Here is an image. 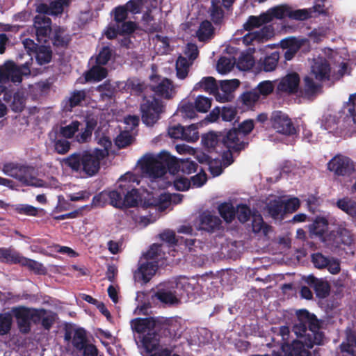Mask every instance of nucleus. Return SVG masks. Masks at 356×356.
Instances as JSON below:
<instances>
[{
    "label": "nucleus",
    "mask_w": 356,
    "mask_h": 356,
    "mask_svg": "<svg viewBox=\"0 0 356 356\" xmlns=\"http://www.w3.org/2000/svg\"><path fill=\"white\" fill-rule=\"evenodd\" d=\"M140 168L150 178H159L168 170L174 172L181 170L184 174H191L197 171L198 165L193 161L186 159L178 163L177 159L167 151L158 154H147L140 161Z\"/></svg>",
    "instance_id": "nucleus-1"
},
{
    "label": "nucleus",
    "mask_w": 356,
    "mask_h": 356,
    "mask_svg": "<svg viewBox=\"0 0 356 356\" xmlns=\"http://www.w3.org/2000/svg\"><path fill=\"white\" fill-rule=\"evenodd\" d=\"M297 319L293 331L302 341H295L303 344V348H312L314 345H320L323 341L324 334L320 331L321 323L314 314L302 309L296 312Z\"/></svg>",
    "instance_id": "nucleus-2"
},
{
    "label": "nucleus",
    "mask_w": 356,
    "mask_h": 356,
    "mask_svg": "<svg viewBox=\"0 0 356 356\" xmlns=\"http://www.w3.org/2000/svg\"><path fill=\"white\" fill-rule=\"evenodd\" d=\"M131 327L134 332L143 334L141 343L147 353L158 349L161 334L156 332V318H136L131 321Z\"/></svg>",
    "instance_id": "nucleus-3"
},
{
    "label": "nucleus",
    "mask_w": 356,
    "mask_h": 356,
    "mask_svg": "<svg viewBox=\"0 0 356 356\" xmlns=\"http://www.w3.org/2000/svg\"><path fill=\"white\" fill-rule=\"evenodd\" d=\"M66 0H54L49 5L40 3L37 6V11L40 15L35 17L34 26L39 42H46L51 33L50 19L42 14L57 15L63 10V5Z\"/></svg>",
    "instance_id": "nucleus-4"
},
{
    "label": "nucleus",
    "mask_w": 356,
    "mask_h": 356,
    "mask_svg": "<svg viewBox=\"0 0 356 356\" xmlns=\"http://www.w3.org/2000/svg\"><path fill=\"white\" fill-rule=\"evenodd\" d=\"M113 22L110 23L104 31V35L108 40L115 39L118 35H123L134 33L136 24L132 21H127L128 12L126 7L119 6L113 10Z\"/></svg>",
    "instance_id": "nucleus-5"
},
{
    "label": "nucleus",
    "mask_w": 356,
    "mask_h": 356,
    "mask_svg": "<svg viewBox=\"0 0 356 356\" xmlns=\"http://www.w3.org/2000/svg\"><path fill=\"white\" fill-rule=\"evenodd\" d=\"M254 128V120L248 119L239 123L237 128L228 130L226 138L231 140V148L235 151H243L248 148L250 142L247 136Z\"/></svg>",
    "instance_id": "nucleus-6"
},
{
    "label": "nucleus",
    "mask_w": 356,
    "mask_h": 356,
    "mask_svg": "<svg viewBox=\"0 0 356 356\" xmlns=\"http://www.w3.org/2000/svg\"><path fill=\"white\" fill-rule=\"evenodd\" d=\"M142 122L147 126H153L164 111L163 101L154 97L144 99L140 106Z\"/></svg>",
    "instance_id": "nucleus-7"
},
{
    "label": "nucleus",
    "mask_w": 356,
    "mask_h": 356,
    "mask_svg": "<svg viewBox=\"0 0 356 356\" xmlns=\"http://www.w3.org/2000/svg\"><path fill=\"white\" fill-rule=\"evenodd\" d=\"M3 170L5 174L15 177L27 185L35 187L45 186L43 181L34 177L35 170L33 167L8 164L4 165Z\"/></svg>",
    "instance_id": "nucleus-8"
},
{
    "label": "nucleus",
    "mask_w": 356,
    "mask_h": 356,
    "mask_svg": "<svg viewBox=\"0 0 356 356\" xmlns=\"http://www.w3.org/2000/svg\"><path fill=\"white\" fill-rule=\"evenodd\" d=\"M3 170L5 174L15 177L27 185L35 187L45 186L43 181L34 177L35 170L33 167L8 164L4 165Z\"/></svg>",
    "instance_id": "nucleus-9"
},
{
    "label": "nucleus",
    "mask_w": 356,
    "mask_h": 356,
    "mask_svg": "<svg viewBox=\"0 0 356 356\" xmlns=\"http://www.w3.org/2000/svg\"><path fill=\"white\" fill-rule=\"evenodd\" d=\"M227 131H209L202 136V144L208 153H217L222 151V147H230L231 140L226 138Z\"/></svg>",
    "instance_id": "nucleus-10"
},
{
    "label": "nucleus",
    "mask_w": 356,
    "mask_h": 356,
    "mask_svg": "<svg viewBox=\"0 0 356 356\" xmlns=\"http://www.w3.org/2000/svg\"><path fill=\"white\" fill-rule=\"evenodd\" d=\"M108 155L106 149H95L92 153L84 152L82 154V169L84 172L93 176L100 168V162Z\"/></svg>",
    "instance_id": "nucleus-11"
},
{
    "label": "nucleus",
    "mask_w": 356,
    "mask_h": 356,
    "mask_svg": "<svg viewBox=\"0 0 356 356\" xmlns=\"http://www.w3.org/2000/svg\"><path fill=\"white\" fill-rule=\"evenodd\" d=\"M327 170L337 177H350L355 171L353 161L348 156L337 154L327 164Z\"/></svg>",
    "instance_id": "nucleus-12"
},
{
    "label": "nucleus",
    "mask_w": 356,
    "mask_h": 356,
    "mask_svg": "<svg viewBox=\"0 0 356 356\" xmlns=\"http://www.w3.org/2000/svg\"><path fill=\"white\" fill-rule=\"evenodd\" d=\"M270 122L274 129L284 135L293 136L297 132L291 120L281 111H275L272 113Z\"/></svg>",
    "instance_id": "nucleus-13"
},
{
    "label": "nucleus",
    "mask_w": 356,
    "mask_h": 356,
    "mask_svg": "<svg viewBox=\"0 0 356 356\" xmlns=\"http://www.w3.org/2000/svg\"><path fill=\"white\" fill-rule=\"evenodd\" d=\"M0 260L4 262L19 263L40 273L42 266L40 263L20 256L18 253L10 250L0 248Z\"/></svg>",
    "instance_id": "nucleus-14"
},
{
    "label": "nucleus",
    "mask_w": 356,
    "mask_h": 356,
    "mask_svg": "<svg viewBox=\"0 0 356 356\" xmlns=\"http://www.w3.org/2000/svg\"><path fill=\"white\" fill-rule=\"evenodd\" d=\"M180 325L173 318H156V332L161 337L175 339L177 336Z\"/></svg>",
    "instance_id": "nucleus-15"
},
{
    "label": "nucleus",
    "mask_w": 356,
    "mask_h": 356,
    "mask_svg": "<svg viewBox=\"0 0 356 356\" xmlns=\"http://www.w3.org/2000/svg\"><path fill=\"white\" fill-rule=\"evenodd\" d=\"M159 268L156 261H146L139 264L138 268L134 273L135 282L147 284L149 282Z\"/></svg>",
    "instance_id": "nucleus-16"
},
{
    "label": "nucleus",
    "mask_w": 356,
    "mask_h": 356,
    "mask_svg": "<svg viewBox=\"0 0 356 356\" xmlns=\"http://www.w3.org/2000/svg\"><path fill=\"white\" fill-rule=\"evenodd\" d=\"M300 81V76L297 72L288 73L280 80L277 91L278 93L295 95L298 92Z\"/></svg>",
    "instance_id": "nucleus-17"
},
{
    "label": "nucleus",
    "mask_w": 356,
    "mask_h": 356,
    "mask_svg": "<svg viewBox=\"0 0 356 356\" xmlns=\"http://www.w3.org/2000/svg\"><path fill=\"white\" fill-rule=\"evenodd\" d=\"M312 74L319 81L330 80L331 66L329 60L324 56H318L314 59L311 67Z\"/></svg>",
    "instance_id": "nucleus-18"
},
{
    "label": "nucleus",
    "mask_w": 356,
    "mask_h": 356,
    "mask_svg": "<svg viewBox=\"0 0 356 356\" xmlns=\"http://www.w3.org/2000/svg\"><path fill=\"white\" fill-rule=\"evenodd\" d=\"M304 280L309 286L313 288L317 298L323 299L330 295V285L327 280L322 278L318 279L313 275L305 277Z\"/></svg>",
    "instance_id": "nucleus-19"
},
{
    "label": "nucleus",
    "mask_w": 356,
    "mask_h": 356,
    "mask_svg": "<svg viewBox=\"0 0 356 356\" xmlns=\"http://www.w3.org/2000/svg\"><path fill=\"white\" fill-rule=\"evenodd\" d=\"M200 229L208 232H213L220 228L222 221L220 218L212 215L209 211H204L200 215Z\"/></svg>",
    "instance_id": "nucleus-20"
},
{
    "label": "nucleus",
    "mask_w": 356,
    "mask_h": 356,
    "mask_svg": "<svg viewBox=\"0 0 356 356\" xmlns=\"http://www.w3.org/2000/svg\"><path fill=\"white\" fill-rule=\"evenodd\" d=\"M274 35V28L272 25L263 26L259 31L250 32L245 35L243 41L247 44H250L252 42H258L267 41Z\"/></svg>",
    "instance_id": "nucleus-21"
},
{
    "label": "nucleus",
    "mask_w": 356,
    "mask_h": 356,
    "mask_svg": "<svg viewBox=\"0 0 356 356\" xmlns=\"http://www.w3.org/2000/svg\"><path fill=\"white\" fill-rule=\"evenodd\" d=\"M13 312L17 318L20 330L23 332H27L29 330L30 321L36 314V311L20 307L14 309Z\"/></svg>",
    "instance_id": "nucleus-22"
},
{
    "label": "nucleus",
    "mask_w": 356,
    "mask_h": 356,
    "mask_svg": "<svg viewBox=\"0 0 356 356\" xmlns=\"http://www.w3.org/2000/svg\"><path fill=\"white\" fill-rule=\"evenodd\" d=\"M327 240L332 241V245L336 248H339L341 245H350L353 242L350 232L345 228L331 231L327 235Z\"/></svg>",
    "instance_id": "nucleus-23"
},
{
    "label": "nucleus",
    "mask_w": 356,
    "mask_h": 356,
    "mask_svg": "<svg viewBox=\"0 0 356 356\" xmlns=\"http://www.w3.org/2000/svg\"><path fill=\"white\" fill-rule=\"evenodd\" d=\"M328 225V220L325 218L317 216L313 223L309 226L311 237L316 236L323 242L328 241L327 236H325V234L327 231Z\"/></svg>",
    "instance_id": "nucleus-24"
},
{
    "label": "nucleus",
    "mask_w": 356,
    "mask_h": 356,
    "mask_svg": "<svg viewBox=\"0 0 356 356\" xmlns=\"http://www.w3.org/2000/svg\"><path fill=\"white\" fill-rule=\"evenodd\" d=\"M124 208H131L138 206L140 200V194L137 188H135L128 182L124 183Z\"/></svg>",
    "instance_id": "nucleus-25"
},
{
    "label": "nucleus",
    "mask_w": 356,
    "mask_h": 356,
    "mask_svg": "<svg viewBox=\"0 0 356 356\" xmlns=\"http://www.w3.org/2000/svg\"><path fill=\"white\" fill-rule=\"evenodd\" d=\"M107 76V69L97 63L83 73L86 82H99Z\"/></svg>",
    "instance_id": "nucleus-26"
},
{
    "label": "nucleus",
    "mask_w": 356,
    "mask_h": 356,
    "mask_svg": "<svg viewBox=\"0 0 356 356\" xmlns=\"http://www.w3.org/2000/svg\"><path fill=\"white\" fill-rule=\"evenodd\" d=\"M175 293L180 298H189L193 293L195 287L188 281V279L183 277H179L175 283Z\"/></svg>",
    "instance_id": "nucleus-27"
},
{
    "label": "nucleus",
    "mask_w": 356,
    "mask_h": 356,
    "mask_svg": "<svg viewBox=\"0 0 356 356\" xmlns=\"http://www.w3.org/2000/svg\"><path fill=\"white\" fill-rule=\"evenodd\" d=\"M124 184H120L115 190L107 191L109 204L115 208H124Z\"/></svg>",
    "instance_id": "nucleus-28"
},
{
    "label": "nucleus",
    "mask_w": 356,
    "mask_h": 356,
    "mask_svg": "<svg viewBox=\"0 0 356 356\" xmlns=\"http://www.w3.org/2000/svg\"><path fill=\"white\" fill-rule=\"evenodd\" d=\"M173 89L172 82L167 79H163L157 85L152 86V90L156 95L165 99L171 98V92Z\"/></svg>",
    "instance_id": "nucleus-29"
},
{
    "label": "nucleus",
    "mask_w": 356,
    "mask_h": 356,
    "mask_svg": "<svg viewBox=\"0 0 356 356\" xmlns=\"http://www.w3.org/2000/svg\"><path fill=\"white\" fill-rule=\"evenodd\" d=\"M268 213L274 219L283 216L284 213V200L280 197L271 200L266 206Z\"/></svg>",
    "instance_id": "nucleus-30"
},
{
    "label": "nucleus",
    "mask_w": 356,
    "mask_h": 356,
    "mask_svg": "<svg viewBox=\"0 0 356 356\" xmlns=\"http://www.w3.org/2000/svg\"><path fill=\"white\" fill-rule=\"evenodd\" d=\"M54 135L56 151L59 154H65L67 152V127H60L59 131L54 133Z\"/></svg>",
    "instance_id": "nucleus-31"
},
{
    "label": "nucleus",
    "mask_w": 356,
    "mask_h": 356,
    "mask_svg": "<svg viewBox=\"0 0 356 356\" xmlns=\"http://www.w3.org/2000/svg\"><path fill=\"white\" fill-rule=\"evenodd\" d=\"M289 6L284 4L268 9L264 13L265 15H267V22H270L274 18L282 19L286 17H289Z\"/></svg>",
    "instance_id": "nucleus-32"
},
{
    "label": "nucleus",
    "mask_w": 356,
    "mask_h": 356,
    "mask_svg": "<svg viewBox=\"0 0 356 356\" xmlns=\"http://www.w3.org/2000/svg\"><path fill=\"white\" fill-rule=\"evenodd\" d=\"M336 206L348 216L356 218V201L350 197H344L339 199L336 202Z\"/></svg>",
    "instance_id": "nucleus-33"
},
{
    "label": "nucleus",
    "mask_w": 356,
    "mask_h": 356,
    "mask_svg": "<svg viewBox=\"0 0 356 356\" xmlns=\"http://www.w3.org/2000/svg\"><path fill=\"white\" fill-rule=\"evenodd\" d=\"M214 35V28L208 20H204L200 24L197 31V37L200 42H206L211 40Z\"/></svg>",
    "instance_id": "nucleus-34"
},
{
    "label": "nucleus",
    "mask_w": 356,
    "mask_h": 356,
    "mask_svg": "<svg viewBox=\"0 0 356 356\" xmlns=\"http://www.w3.org/2000/svg\"><path fill=\"white\" fill-rule=\"evenodd\" d=\"M203 89L210 94H216L218 91L216 80L212 76L203 77L202 80L195 84L193 90Z\"/></svg>",
    "instance_id": "nucleus-35"
},
{
    "label": "nucleus",
    "mask_w": 356,
    "mask_h": 356,
    "mask_svg": "<svg viewBox=\"0 0 356 356\" xmlns=\"http://www.w3.org/2000/svg\"><path fill=\"white\" fill-rule=\"evenodd\" d=\"M303 83L302 95L307 97L315 95L322 87L321 83H316L313 78L309 76H306L304 78Z\"/></svg>",
    "instance_id": "nucleus-36"
},
{
    "label": "nucleus",
    "mask_w": 356,
    "mask_h": 356,
    "mask_svg": "<svg viewBox=\"0 0 356 356\" xmlns=\"http://www.w3.org/2000/svg\"><path fill=\"white\" fill-rule=\"evenodd\" d=\"M267 15L264 13H261L259 16L250 15L245 23L243 24V29L245 31H250L255 28H259L263 24H267Z\"/></svg>",
    "instance_id": "nucleus-37"
},
{
    "label": "nucleus",
    "mask_w": 356,
    "mask_h": 356,
    "mask_svg": "<svg viewBox=\"0 0 356 356\" xmlns=\"http://www.w3.org/2000/svg\"><path fill=\"white\" fill-rule=\"evenodd\" d=\"M192 62L188 60L186 57L179 56L176 61L177 76L179 79H184L188 74Z\"/></svg>",
    "instance_id": "nucleus-38"
},
{
    "label": "nucleus",
    "mask_w": 356,
    "mask_h": 356,
    "mask_svg": "<svg viewBox=\"0 0 356 356\" xmlns=\"http://www.w3.org/2000/svg\"><path fill=\"white\" fill-rule=\"evenodd\" d=\"M279 59L280 53L278 51H274L269 56H266L264 60H260L261 67L265 72H272L275 70Z\"/></svg>",
    "instance_id": "nucleus-39"
},
{
    "label": "nucleus",
    "mask_w": 356,
    "mask_h": 356,
    "mask_svg": "<svg viewBox=\"0 0 356 356\" xmlns=\"http://www.w3.org/2000/svg\"><path fill=\"white\" fill-rule=\"evenodd\" d=\"M224 10L220 1L213 0L210 8L211 19L215 24H220L224 17Z\"/></svg>",
    "instance_id": "nucleus-40"
},
{
    "label": "nucleus",
    "mask_w": 356,
    "mask_h": 356,
    "mask_svg": "<svg viewBox=\"0 0 356 356\" xmlns=\"http://www.w3.org/2000/svg\"><path fill=\"white\" fill-rule=\"evenodd\" d=\"M218 212L224 220L232 222L236 216V209L231 203L224 202L218 206Z\"/></svg>",
    "instance_id": "nucleus-41"
},
{
    "label": "nucleus",
    "mask_w": 356,
    "mask_h": 356,
    "mask_svg": "<svg viewBox=\"0 0 356 356\" xmlns=\"http://www.w3.org/2000/svg\"><path fill=\"white\" fill-rule=\"evenodd\" d=\"M340 349L342 353H346V356H356V334H348L347 341L340 345Z\"/></svg>",
    "instance_id": "nucleus-42"
},
{
    "label": "nucleus",
    "mask_w": 356,
    "mask_h": 356,
    "mask_svg": "<svg viewBox=\"0 0 356 356\" xmlns=\"http://www.w3.org/2000/svg\"><path fill=\"white\" fill-rule=\"evenodd\" d=\"M306 41V39L298 40L294 37H289L282 40L280 46L284 50L289 49L298 52Z\"/></svg>",
    "instance_id": "nucleus-43"
},
{
    "label": "nucleus",
    "mask_w": 356,
    "mask_h": 356,
    "mask_svg": "<svg viewBox=\"0 0 356 356\" xmlns=\"http://www.w3.org/2000/svg\"><path fill=\"white\" fill-rule=\"evenodd\" d=\"M156 298L161 302L167 305H174L179 302L177 294L171 291L159 289L156 293Z\"/></svg>",
    "instance_id": "nucleus-44"
},
{
    "label": "nucleus",
    "mask_w": 356,
    "mask_h": 356,
    "mask_svg": "<svg viewBox=\"0 0 356 356\" xmlns=\"http://www.w3.org/2000/svg\"><path fill=\"white\" fill-rule=\"evenodd\" d=\"M37 63L42 65L48 63L51 58V51L48 47L40 46L35 51Z\"/></svg>",
    "instance_id": "nucleus-45"
},
{
    "label": "nucleus",
    "mask_w": 356,
    "mask_h": 356,
    "mask_svg": "<svg viewBox=\"0 0 356 356\" xmlns=\"http://www.w3.org/2000/svg\"><path fill=\"white\" fill-rule=\"evenodd\" d=\"M259 95L257 94V89L244 92L241 96L240 99L242 104L248 107H252L259 99Z\"/></svg>",
    "instance_id": "nucleus-46"
},
{
    "label": "nucleus",
    "mask_w": 356,
    "mask_h": 356,
    "mask_svg": "<svg viewBox=\"0 0 356 356\" xmlns=\"http://www.w3.org/2000/svg\"><path fill=\"white\" fill-rule=\"evenodd\" d=\"M87 343L86 331L83 328L76 330L72 339L73 346L79 351Z\"/></svg>",
    "instance_id": "nucleus-47"
},
{
    "label": "nucleus",
    "mask_w": 356,
    "mask_h": 356,
    "mask_svg": "<svg viewBox=\"0 0 356 356\" xmlns=\"http://www.w3.org/2000/svg\"><path fill=\"white\" fill-rule=\"evenodd\" d=\"M96 90L100 93V96L103 99H111L115 95V88L109 80H106L102 84L97 86Z\"/></svg>",
    "instance_id": "nucleus-48"
},
{
    "label": "nucleus",
    "mask_w": 356,
    "mask_h": 356,
    "mask_svg": "<svg viewBox=\"0 0 356 356\" xmlns=\"http://www.w3.org/2000/svg\"><path fill=\"white\" fill-rule=\"evenodd\" d=\"M254 213L252 212L249 206L245 204L237 205L236 209V216L241 223L248 222Z\"/></svg>",
    "instance_id": "nucleus-49"
},
{
    "label": "nucleus",
    "mask_w": 356,
    "mask_h": 356,
    "mask_svg": "<svg viewBox=\"0 0 356 356\" xmlns=\"http://www.w3.org/2000/svg\"><path fill=\"white\" fill-rule=\"evenodd\" d=\"M212 99L204 97L203 95H198L193 104L197 112L207 113L211 106Z\"/></svg>",
    "instance_id": "nucleus-50"
},
{
    "label": "nucleus",
    "mask_w": 356,
    "mask_h": 356,
    "mask_svg": "<svg viewBox=\"0 0 356 356\" xmlns=\"http://www.w3.org/2000/svg\"><path fill=\"white\" fill-rule=\"evenodd\" d=\"M199 139L197 123L184 127L183 139L187 142H195Z\"/></svg>",
    "instance_id": "nucleus-51"
},
{
    "label": "nucleus",
    "mask_w": 356,
    "mask_h": 356,
    "mask_svg": "<svg viewBox=\"0 0 356 356\" xmlns=\"http://www.w3.org/2000/svg\"><path fill=\"white\" fill-rule=\"evenodd\" d=\"M254 64L253 56L250 54H242L237 61V67L243 71L250 70Z\"/></svg>",
    "instance_id": "nucleus-52"
},
{
    "label": "nucleus",
    "mask_w": 356,
    "mask_h": 356,
    "mask_svg": "<svg viewBox=\"0 0 356 356\" xmlns=\"http://www.w3.org/2000/svg\"><path fill=\"white\" fill-rule=\"evenodd\" d=\"M86 95L87 92L85 90L73 91L68 97V105L72 108L81 106V102L86 99Z\"/></svg>",
    "instance_id": "nucleus-53"
},
{
    "label": "nucleus",
    "mask_w": 356,
    "mask_h": 356,
    "mask_svg": "<svg viewBox=\"0 0 356 356\" xmlns=\"http://www.w3.org/2000/svg\"><path fill=\"white\" fill-rule=\"evenodd\" d=\"M312 10L307 9L293 10L289 7V18L296 20L303 21L312 17Z\"/></svg>",
    "instance_id": "nucleus-54"
},
{
    "label": "nucleus",
    "mask_w": 356,
    "mask_h": 356,
    "mask_svg": "<svg viewBox=\"0 0 356 356\" xmlns=\"http://www.w3.org/2000/svg\"><path fill=\"white\" fill-rule=\"evenodd\" d=\"M161 245L154 243L143 254V257L146 261H156L158 262L159 257H161Z\"/></svg>",
    "instance_id": "nucleus-55"
},
{
    "label": "nucleus",
    "mask_w": 356,
    "mask_h": 356,
    "mask_svg": "<svg viewBox=\"0 0 356 356\" xmlns=\"http://www.w3.org/2000/svg\"><path fill=\"white\" fill-rule=\"evenodd\" d=\"M112 49L108 46L103 47L95 58V63L102 66L106 65L111 60Z\"/></svg>",
    "instance_id": "nucleus-56"
},
{
    "label": "nucleus",
    "mask_w": 356,
    "mask_h": 356,
    "mask_svg": "<svg viewBox=\"0 0 356 356\" xmlns=\"http://www.w3.org/2000/svg\"><path fill=\"white\" fill-rule=\"evenodd\" d=\"M252 229L253 232L259 233L261 230L266 232L267 225L264 223L261 214L254 213L252 215Z\"/></svg>",
    "instance_id": "nucleus-57"
},
{
    "label": "nucleus",
    "mask_w": 356,
    "mask_h": 356,
    "mask_svg": "<svg viewBox=\"0 0 356 356\" xmlns=\"http://www.w3.org/2000/svg\"><path fill=\"white\" fill-rule=\"evenodd\" d=\"M179 112L184 118L193 119L196 117L197 111L193 103L188 102L181 106Z\"/></svg>",
    "instance_id": "nucleus-58"
},
{
    "label": "nucleus",
    "mask_w": 356,
    "mask_h": 356,
    "mask_svg": "<svg viewBox=\"0 0 356 356\" xmlns=\"http://www.w3.org/2000/svg\"><path fill=\"white\" fill-rule=\"evenodd\" d=\"M241 152V151H235L230 147H222V151L218 152L216 154H222L221 156L224 165L227 166L234 162L233 154H237L238 155Z\"/></svg>",
    "instance_id": "nucleus-59"
},
{
    "label": "nucleus",
    "mask_w": 356,
    "mask_h": 356,
    "mask_svg": "<svg viewBox=\"0 0 356 356\" xmlns=\"http://www.w3.org/2000/svg\"><path fill=\"white\" fill-rule=\"evenodd\" d=\"M286 356H310L309 352L303 348L300 342H293L289 353Z\"/></svg>",
    "instance_id": "nucleus-60"
},
{
    "label": "nucleus",
    "mask_w": 356,
    "mask_h": 356,
    "mask_svg": "<svg viewBox=\"0 0 356 356\" xmlns=\"http://www.w3.org/2000/svg\"><path fill=\"white\" fill-rule=\"evenodd\" d=\"M312 262L315 268L323 269L329 264V258L320 252L314 253L312 254Z\"/></svg>",
    "instance_id": "nucleus-61"
},
{
    "label": "nucleus",
    "mask_w": 356,
    "mask_h": 356,
    "mask_svg": "<svg viewBox=\"0 0 356 356\" xmlns=\"http://www.w3.org/2000/svg\"><path fill=\"white\" fill-rule=\"evenodd\" d=\"M12 325V316L10 314H0V334H7Z\"/></svg>",
    "instance_id": "nucleus-62"
},
{
    "label": "nucleus",
    "mask_w": 356,
    "mask_h": 356,
    "mask_svg": "<svg viewBox=\"0 0 356 356\" xmlns=\"http://www.w3.org/2000/svg\"><path fill=\"white\" fill-rule=\"evenodd\" d=\"M132 141V136L128 132L120 133L115 139V145L119 148H124L129 146Z\"/></svg>",
    "instance_id": "nucleus-63"
},
{
    "label": "nucleus",
    "mask_w": 356,
    "mask_h": 356,
    "mask_svg": "<svg viewBox=\"0 0 356 356\" xmlns=\"http://www.w3.org/2000/svg\"><path fill=\"white\" fill-rule=\"evenodd\" d=\"M257 94L259 95L267 96L273 92L274 86L271 81H264L259 83L257 88Z\"/></svg>",
    "instance_id": "nucleus-64"
}]
</instances>
